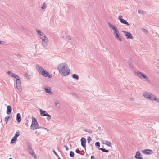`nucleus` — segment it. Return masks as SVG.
I'll return each instance as SVG.
<instances>
[{
  "instance_id": "7c9ffc66",
  "label": "nucleus",
  "mask_w": 159,
  "mask_h": 159,
  "mask_svg": "<svg viewBox=\"0 0 159 159\" xmlns=\"http://www.w3.org/2000/svg\"><path fill=\"white\" fill-rule=\"evenodd\" d=\"M16 88H17V89H18V90H19V91H20V92H21V91H22V88L20 86H16Z\"/></svg>"
},
{
  "instance_id": "20e7f679",
  "label": "nucleus",
  "mask_w": 159,
  "mask_h": 159,
  "mask_svg": "<svg viewBox=\"0 0 159 159\" xmlns=\"http://www.w3.org/2000/svg\"><path fill=\"white\" fill-rule=\"evenodd\" d=\"M108 24L110 28L113 30V35H114V34H117L119 32L118 28L116 27V26L113 25L110 22H109Z\"/></svg>"
},
{
  "instance_id": "5701e85b",
  "label": "nucleus",
  "mask_w": 159,
  "mask_h": 159,
  "mask_svg": "<svg viewBox=\"0 0 159 159\" xmlns=\"http://www.w3.org/2000/svg\"><path fill=\"white\" fill-rule=\"evenodd\" d=\"M27 147H28V151L29 150H32V144L30 143H28L27 144Z\"/></svg>"
},
{
  "instance_id": "49530a36",
  "label": "nucleus",
  "mask_w": 159,
  "mask_h": 159,
  "mask_svg": "<svg viewBox=\"0 0 159 159\" xmlns=\"http://www.w3.org/2000/svg\"><path fill=\"white\" fill-rule=\"evenodd\" d=\"M25 75L27 78H28L29 77L30 75H29L27 73H26L25 74Z\"/></svg>"
},
{
  "instance_id": "9b49d317",
  "label": "nucleus",
  "mask_w": 159,
  "mask_h": 159,
  "mask_svg": "<svg viewBox=\"0 0 159 159\" xmlns=\"http://www.w3.org/2000/svg\"><path fill=\"white\" fill-rule=\"evenodd\" d=\"M81 145L84 147V148L86 150V140L85 138L84 137H82L81 139Z\"/></svg>"
},
{
  "instance_id": "a211bd4d",
  "label": "nucleus",
  "mask_w": 159,
  "mask_h": 159,
  "mask_svg": "<svg viewBox=\"0 0 159 159\" xmlns=\"http://www.w3.org/2000/svg\"><path fill=\"white\" fill-rule=\"evenodd\" d=\"M141 154L139 151H138L136 152V154L135 156V157L137 159H143V158L140 156Z\"/></svg>"
},
{
  "instance_id": "dca6fc26",
  "label": "nucleus",
  "mask_w": 159,
  "mask_h": 159,
  "mask_svg": "<svg viewBox=\"0 0 159 159\" xmlns=\"http://www.w3.org/2000/svg\"><path fill=\"white\" fill-rule=\"evenodd\" d=\"M30 154L35 159L37 158V157L36 155L35 154L34 151L32 150H28Z\"/></svg>"
},
{
  "instance_id": "6e6d98bb",
  "label": "nucleus",
  "mask_w": 159,
  "mask_h": 159,
  "mask_svg": "<svg viewBox=\"0 0 159 159\" xmlns=\"http://www.w3.org/2000/svg\"><path fill=\"white\" fill-rule=\"evenodd\" d=\"M9 159H13L12 158H9Z\"/></svg>"
},
{
  "instance_id": "0eeeda50",
  "label": "nucleus",
  "mask_w": 159,
  "mask_h": 159,
  "mask_svg": "<svg viewBox=\"0 0 159 159\" xmlns=\"http://www.w3.org/2000/svg\"><path fill=\"white\" fill-rule=\"evenodd\" d=\"M122 32L124 34L125 36L127 39H133V37L130 32L124 31H122Z\"/></svg>"
},
{
  "instance_id": "f257e3e1",
  "label": "nucleus",
  "mask_w": 159,
  "mask_h": 159,
  "mask_svg": "<svg viewBox=\"0 0 159 159\" xmlns=\"http://www.w3.org/2000/svg\"><path fill=\"white\" fill-rule=\"evenodd\" d=\"M58 69L59 73L62 75L66 76L70 74V71L68 66L66 63H62L59 65Z\"/></svg>"
},
{
  "instance_id": "4c0bfd02",
  "label": "nucleus",
  "mask_w": 159,
  "mask_h": 159,
  "mask_svg": "<svg viewBox=\"0 0 159 159\" xmlns=\"http://www.w3.org/2000/svg\"><path fill=\"white\" fill-rule=\"evenodd\" d=\"M132 62L131 61V60H130L129 61V63H130V68H132L133 67V65H132L131 64V63H132Z\"/></svg>"
},
{
  "instance_id": "72a5a7b5",
  "label": "nucleus",
  "mask_w": 159,
  "mask_h": 159,
  "mask_svg": "<svg viewBox=\"0 0 159 159\" xmlns=\"http://www.w3.org/2000/svg\"><path fill=\"white\" fill-rule=\"evenodd\" d=\"M70 155L71 157H73L74 156V153L73 151H70Z\"/></svg>"
},
{
  "instance_id": "aec40b11",
  "label": "nucleus",
  "mask_w": 159,
  "mask_h": 159,
  "mask_svg": "<svg viewBox=\"0 0 159 159\" xmlns=\"http://www.w3.org/2000/svg\"><path fill=\"white\" fill-rule=\"evenodd\" d=\"M16 119L17 121L18 122H20L21 121V117L20 114V113H18L17 114L16 117Z\"/></svg>"
},
{
  "instance_id": "8fccbe9b",
  "label": "nucleus",
  "mask_w": 159,
  "mask_h": 159,
  "mask_svg": "<svg viewBox=\"0 0 159 159\" xmlns=\"http://www.w3.org/2000/svg\"><path fill=\"white\" fill-rule=\"evenodd\" d=\"M17 55L20 57H22V55L21 54H17Z\"/></svg>"
},
{
  "instance_id": "a878e982",
  "label": "nucleus",
  "mask_w": 159,
  "mask_h": 159,
  "mask_svg": "<svg viewBox=\"0 0 159 159\" xmlns=\"http://www.w3.org/2000/svg\"><path fill=\"white\" fill-rule=\"evenodd\" d=\"M138 12L139 14H144L145 13V11H143L140 9L138 10Z\"/></svg>"
},
{
  "instance_id": "473e14b6",
  "label": "nucleus",
  "mask_w": 159,
  "mask_h": 159,
  "mask_svg": "<svg viewBox=\"0 0 159 159\" xmlns=\"http://www.w3.org/2000/svg\"><path fill=\"white\" fill-rule=\"evenodd\" d=\"M9 117H10V116H7L5 117V119H4V121L6 122V124L7 123V121H8V120Z\"/></svg>"
},
{
  "instance_id": "e433bc0d",
  "label": "nucleus",
  "mask_w": 159,
  "mask_h": 159,
  "mask_svg": "<svg viewBox=\"0 0 159 159\" xmlns=\"http://www.w3.org/2000/svg\"><path fill=\"white\" fill-rule=\"evenodd\" d=\"M92 140V139L90 137H88L87 139L88 143H89L90 141Z\"/></svg>"
},
{
  "instance_id": "58836bf2",
  "label": "nucleus",
  "mask_w": 159,
  "mask_h": 159,
  "mask_svg": "<svg viewBox=\"0 0 159 159\" xmlns=\"http://www.w3.org/2000/svg\"><path fill=\"white\" fill-rule=\"evenodd\" d=\"M142 31H143L146 34L147 33V30L146 29L142 28Z\"/></svg>"
},
{
  "instance_id": "393cba45",
  "label": "nucleus",
  "mask_w": 159,
  "mask_h": 159,
  "mask_svg": "<svg viewBox=\"0 0 159 159\" xmlns=\"http://www.w3.org/2000/svg\"><path fill=\"white\" fill-rule=\"evenodd\" d=\"M72 77L77 80L79 79V76L76 74H74L72 75Z\"/></svg>"
},
{
  "instance_id": "6e6552de",
  "label": "nucleus",
  "mask_w": 159,
  "mask_h": 159,
  "mask_svg": "<svg viewBox=\"0 0 159 159\" xmlns=\"http://www.w3.org/2000/svg\"><path fill=\"white\" fill-rule=\"evenodd\" d=\"M20 135V134L19 132H16L14 135L11 139V143H14L17 140V138Z\"/></svg>"
},
{
  "instance_id": "ea45409f",
  "label": "nucleus",
  "mask_w": 159,
  "mask_h": 159,
  "mask_svg": "<svg viewBox=\"0 0 159 159\" xmlns=\"http://www.w3.org/2000/svg\"><path fill=\"white\" fill-rule=\"evenodd\" d=\"M53 152H54V154L56 155V156L58 157H59V155H58L56 153V152L54 151V150H53Z\"/></svg>"
},
{
  "instance_id": "ddd939ff",
  "label": "nucleus",
  "mask_w": 159,
  "mask_h": 159,
  "mask_svg": "<svg viewBox=\"0 0 159 159\" xmlns=\"http://www.w3.org/2000/svg\"><path fill=\"white\" fill-rule=\"evenodd\" d=\"M41 75L45 77H48L50 78L52 77V76L50 75L49 73L45 70H43L42 72V74Z\"/></svg>"
},
{
  "instance_id": "1a4fd4ad",
  "label": "nucleus",
  "mask_w": 159,
  "mask_h": 159,
  "mask_svg": "<svg viewBox=\"0 0 159 159\" xmlns=\"http://www.w3.org/2000/svg\"><path fill=\"white\" fill-rule=\"evenodd\" d=\"M35 30L41 39H43L47 37L46 35L41 31L39 30L38 29H36Z\"/></svg>"
},
{
  "instance_id": "f03ea898",
  "label": "nucleus",
  "mask_w": 159,
  "mask_h": 159,
  "mask_svg": "<svg viewBox=\"0 0 159 159\" xmlns=\"http://www.w3.org/2000/svg\"><path fill=\"white\" fill-rule=\"evenodd\" d=\"M143 96L147 99L155 101L157 102H159V99L157 98L156 97L150 92H145L143 93Z\"/></svg>"
},
{
  "instance_id": "f3484780",
  "label": "nucleus",
  "mask_w": 159,
  "mask_h": 159,
  "mask_svg": "<svg viewBox=\"0 0 159 159\" xmlns=\"http://www.w3.org/2000/svg\"><path fill=\"white\" fill-rule=\"evenodd\" d=\"M40 115L42 116H46L48 115V113L47 111H43L41 109H40Z\"/></svg>"
},
{
  "instance_id": "bb28decb",
  "label": "nucleus",
  "mask_w": 159,
  "mask_h": 159,
  "mask_svg": "<svg viewBox=\"0 0 159 159\" xmlns=\"http://www.w3.org/2000/svg\"><path fill=\"white\" fill-rule=\"evenodd\" d=\"M99 149L102 151L103 152H108V150H106L104 148H99Z\"/></svg>"
},
{
  "instance_id": "cd10ccee",
  "label": "nucleus",
  "mask_w": 159,
  "mask_h": 159,
  "mask_svg": "<svg viewBox=\"0 0 159 159\" xmlns=\"http://www.w3.org/2000/svg\"><path fill=\"white\" fill-rule=\"evenodd\" d=\"M7 73L8 74H9L10 76H12L13 77H14V75H15L12 72H11L10 71H8Z\"/></svg>"
},
{
  "instance_id": "5fc2aeb1",
  "label": "nucleus",
  "mask_w": 159,
  "mask_h": 159,
  "mask_svg": "<svg viewBox=\"0 0 159 159\" xmlns=\"http://www.w3.org/2000/svg\"><path fill=\"white\" fill-rule=\"evenodd\" d=\"M80 154H81V155H84V154H83L81 153Z\"/></svg>"
},
{
  "instance_id": "37998d69",
  "label": "nucleus",
  "mask_w": 159,
  "mask_h": 159,
  "mask_svg": "<svg viewBox=\"0 0 159 159\" xmlns=\"http://www.w3.org/2000/svg\"><path fill=\"white\" fill-rule=\"evenodd\" d=\"M66 39H68L71 40V38L70 36H67L66 37Z\"/></svg>"
},
{
  "instance_id": "603ef678",
  "label": "nucleus",
  "mask_w": 159,
  "mask_h": 159,
  "mask_svg": "<svg viewBox=\"0 0 159 159\" xmlns=\"http://www.w3.org/2000/svg\"><path fill=\"white\" fill-rule=\"evenodd\" d=\"M58 157V159H61L60 158V157Z\"/></svg>"
},
{
  "instance_id": "c03bdc74",
  "label": "nucleus",
  "mask_w": 159,
  "mask_h": 159,
  "mask_svg": "<svg viewBox=\"0 0 159 159\" xmlns=\"http://www.w3.org/2000/svg\"><path fill=\"white\" fill-rule=\"evenodd\" d=\"M76 152L77 153H80V151L79 149H76Z\"/></svg>"
},
{
  "instance_id": "f8f14e48",
  "label": "nucleus",
  "mask_w": 159,
  "mask_h": 159,
  "mask_svg": "<svg viewBox=\"0 0 159 159\" xmlns=\"http://www.w3.org/2000/svg\"><path fill=\"white\" fill-rule=\"evenodd\" d=\"M36 68L38 72L41 74H42V72L44 70L42 67L38 65H36Z\"/></svg>"
},
{
  "instance_id": "de8ad7c7",
  "label": "nucleus",
  "mask_w": 159,
  "mask_h": 159,
  "mask_svg": "<svg viewBox=\"0 0 159 159\" xmlns=\"http://www.w3.org/2000/svg\"><path fill=\"white\" fill-rule=\"evenodd\" d=\"M91 159H95V157L94 156H92L91 157Z\"/></svg>"
},
{
  "instance_id": "a19ab883",
  "label": "nucleus",
  "mask_w": 159,
  "mask_h": 159,
  "mask_svg": "<svg viewBox=\"0 0 159 159\" xmlns=\"http://www.w3.org/2000/svg\"><path fill=\"white\" fill-rule=\"evenodd\" d=\"M59 103V102L58 101H56L55 102V104L56 106H57Z\"/></svg>"
},
{
  "instance_id": "c9c22d12",
  "label": "nucleus",
  "mask_w": 159,
  "mask_h": 159,
  "mask_svg": "<svg viewBox=\"0 0 159 159\" xmlns=\"http://www.w3.org/2000/svg\"><path fill=\"white\" fill-rule=\"evenodd\" d=\"M14 77H13L16 78V80L17 79H20V78L19 76L18 75H16L15 74V75H14Z\"/></svg>"
},
{
  "instance_id": "39448f33",
  "label": "nucleus",
  "mask_w": 159,
  "mask_h": 159,
  "mask_svg": "<svg viewBox=\"0 0 159 159\" xmlns=\"http://www.w3.org/2000/svg\"><path fill=\"white\" fill-rule=\"evenodd\" d=\"M135 75L138 77L140 79H142L143 78L146 79L148 78L147 76L143 73L139 71H137L135 72Z\"/></svg>"
},
{
  "instance_id": "412c9836",
  "label": "nucleus",
  "mask_w": 159,
  "mask_h": 159,
  "mask_svg": "<svg viewBox=\"0 0 159 159\" xmlns=\"http://www.w3.org/2000/svg\"><path fill=\"white\" fill-rule=\"evenodd\" d=\"M46 92L49 94L51 93L52 92L51 91L50 88V87H48L44 88Z\"/></svg>"
},
{
  "instance_id": "2f4dec72",
  "label": "nucleus",
  "mask_w": 159,
  "mask_h": 159,
  "mask_svg": "<svg viewBox=\"0 0 159 159\" xmlns=\"http://www.w3.org/2000/svg\"><path fill=\"white\" fill-rule=\"evenodd\" d=\"M95 146L96 147H97L98 148H99L100 147V143L99 142H96L95 143Z\"/></svg>"
},
{
  "instance_id": "09e8293b",
  "label": "nucleus",
  "mask_w": 159,
  "mask_h": 159,
  "mask_svg": "<svg viewBox=\"0 0 159 159\" xmlns=\"http://www.w3.org/2000/svg\"><path fill=\"white\" fill-rule=\"evenodd\" d=\"M130 100L131 101H134V99L133 98H130Z\"/></svg>"
},
{
  "instance_id": "864d4df0",
  "label": "nucleus",
  "mask_w": 159,
  "mask_h": 159,
  "mask_svg": "<svg viewBox=\"0 0 159 159\" xmlns=\"http://www.w3.org/2000/svg\"><path fill=\"white\" fill-rule=\"evenodd\" d=\"M43 128L44 129H46V128Z\"/></svg>"
},
{
  "instance_id": "7ed1b4c3",
  "label": "nucleus",
  "mask_w": 159,
  "mask_h": 159,
  "mask_svg": "<svg viewBox=\"0 0 159 159\" xmlns=\"http://www.w3.org/2000/svg\"><path fill=\"white\" fill-rule=\"evenodd\" d=\"M30 127L31 129L33 130L40 128L36 118L33 117L32 118V124Z\"/></svg>"
},
{
  "instance_id": "79ce46f5",
  "label": "nucleus",
  "mask_w": 159,
  "mask_h": 159,
  "mask_svg": "<svg viewBox=\"0 0 159 159\" xmlns=\"http://www.w3.org/2000/svg\"><path fill=\"white\" fill-rule=\"evenodd\" d=\"M64 147L66 148V150L68 151L69 149L68 147L66 145H64Z\"/></svg>"
},
{
  "instance_id": "4be33fe9",
  "label": "nucleus",
  "mask_w": 159,
  "mask_h": 159,
  "mask_svg": "<svg viewBox=\"0 0 159 159\" xmlns=\"http://www.w3.org/2000/svg\"><path fill=\"white\" fill-rule=\"evenodd\" d=\"M16 86H21V80L20 79H17L16 81Z\"/></svg>"
},
{
  "instance_id": "9d476101",
  "label": "nucleus",
  "mask_w": 159,
  "mask_h": 159,
  "mask_svg": "<svg viewBox=\"0 0 159 159\" xmlns=\"http://www.w3.org/2000/svg\"><path fill=\"white\" fill-rule=\"evenodd\" d=\"M122 16L121 15H120L118 17V19L120 20V22L126 25L127 26H129L130 24L127 22L125 20L122 18Z\"/></svg>"
},
{
  "instance_id": "4468645a",
  "label": "nucleus",
  "mask_w": 159,
  "mask_h": 159,
  "mask_svg": "<svg viewBox=\"0 0 159 159\" xmlns=\"http://www.w3.org/2000/svg\"><path fill=\"white\" fill-rule=\"evenodd\" d=\"M142 152L146 155H150L152 153V151L150 149H144L142 151Z\"/></svg>"
},
{
  "instance_id": "c85d7f7f",
  "label": "nucleus",
  "mask_w": 159,
  "mask_h": 159,
  "mask_svg": "<svg viewBox=\"0 0 159 159\" xmlns=\"http://www.w3.org/2000/svg\"><path fill=\"white\" fill-rule=\"evenodd\" d=\"M47 6L45 4V3H43V6L41 7V9H45L46 8Z\"/></svg>"
},
{
  "instance_id": "f704fd0d",
  "label": "nucleus",
  "mask_w": 159,
  "mask_h": 159,
  "mask_svg": "<svg viewBox=\"0 0 159 159\" xmlns=\"http://www.w3.org/2000/svg\"><path fill=\"white\" fill-rule=\"evenodd\" d=\"M85 132H87L88 133H92V131L91 130H89L88 129H85L84 130Z\"/></svg>"
},
{
  "instance_id": "423d86ee",
  "label": "nucleus",
  "mask_w": 159,
  "mask_h": 159,
  "mask_svg": "<svg viewBox=\"0 0 159 159\" xmlns=\"http://www.w3.org/2000/svg\"><path fill=\"white\" fill-rule=\"evenodd\" d=\"M41 39L42 40V45L44 48H46L48 46V43L49 41L48 38L46 37Z\"/></svg>"
},
{
  "instance_id": "3c124183",
  "label": "nucleus",
  "mask_w": 159,
  "mask_h": 159,
  "mask_svg": "<svg viewBox=\"0 0 159 159\" xmlns=\"http://www.w3.org/2000/svg\"><path fill=\"white\" fill-rule=\"evenodd\" d=\"M75 96L76 97H78V98L79 97L77 95H75Z\"/></svg>"
},
{
  "instance_id": "2eb2a0df",
  "label": "nucleus",
  "mask_w": 159,
  "mask_h": 159,
  "mask_svg": "<svg viewBox=\"0 0 159 159\" xmlns=\"http://www.w3.org/2000/svg\"><path fill=\"white\" fill-rule=\"evenodd\" d=\"M114 35L115 36L116 39L117 40L120 41H121L122 40V38L121 36L120 35V34L119 32L117 34H114Z\"/></svg>"
},
{
  "instance_id": "c756f323",
  "label": "nucleus",
  "mask_w": 159,
  "mask_h": 159,
  "mask_svg": "<svg viewBox=\"0 0 159 159\" xmlns=\"http://www.w3.org/2000/svg\"><path fill=\"white\" fill-rule=\"evenodd\" d=\"M46 116H47L46 119L48 121H49L50 120L51 118V116L50 115L48 114Z\"/></svg>"
},
{
  "instance_id": "6ab92c4d",
  "label": "nucleus",
  "mask_w": 159,
  "mask_h": 159,
  "mask_svg": "<svg viewBox=\"0 0 159 159\" xmlns=\"http://www.w3.org/2000/svg\"><path fill=\"white\" fill-rule=\"evenodd\" d=\"M7 113L8 115L10 114L11 112L12 111V109L11 107L10 106L8 105L7 107Z\"/></svg>"
},
{
  "instance_id": "a18cd8bd",
  "label": "nucleus",
  "mask_w": 159,
  "mask_h": 159,
  "mask_svg": "<svg viewBox=\"0 0 159 159\" xmlns=\"http://www.w3.org/2000/svg\"><path fill=\"white\" fill-rule=\"evenodd\" d=\"M5 43V42L3 41H0V44H3Z\"/></svg>"
},
{
  "instance_id": "b1692460",
  "label": "nucleus",
  "mask_w": 159,
  "mask_h": 159,
  "mask_svg": "<svg viewBox=\"0 0 159 159\" xmlns=\"http://www.w3.org/2000/svg\"><path fill=\"white\" fill-rule=\"evenodd\" d=\"M104 144L109 147H110L111 146V143L107 141L105 143H104Z\"/></svg>"
}]
</instances>
